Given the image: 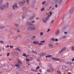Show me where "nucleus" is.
Returning a JSON list of instances; mask_svg holds the SVG:
<instances>
[{"mask_svg":"<svg viewBox=\"0 0 74 74\" xmlns=\"http://www.w3.org/2000/svg\"><path fill=\"white\" fill-rule=\"evenodd\" d=\"M27 30L28 31H31L32 30H36V28L35 27H28L27 29Z\"/></svg>","mask_w":74,"mask_h":74,"instance_id":"1","label":"nucleus"},{"mask_svg":"<svg viewBox=\"0 0 74 74\" xmlns=\"http://www.w3.org/2000/svg\"><path fill=\"white\" fill-rule=\"evenodd\" d=\"M49 19V16L47 17H45L44 18H42V21L45 23H47V21Z\"/></svg>","mask_w":74,"mask_h":74,"instance_id":"2","label":"nucleus"},{"mask_svg":"<svg viewBox=\"0 0 74 74\" xmlns=\"http://www.w3.org/2000/svg\"><path fill=\"white\" fill-rule=\"evenodd\" d=\"M3 5L5 9H7V8H8L9 6V3H7L6 4Z\"/></svg>","mask_w":74,"mask_h":74,"instance_id":"3","label":"nucleus"},{"mask_svg":"<svg viewBox=\"0 0 74 74\" xmlns=\"http://www.w3.org/2000/svg\"><path fill=\"white\" fill-rule=\"evenodd\" d=\"M27 26H29V25H31L32 26H34V25L31 23L30 22L28 21L26 23Z\"/></svg>","mask_w":74,"mask_h":74,"instance_id":"4","label":"nucleus"},{"mask_svg":"<svg viewBox=\"0 0 74 74\" xmlns=\"http://www.w3.org/2000/svg\"><path fill=\"white\" fill-rule=\"evenodd\" d=\"M25 3V1L23 2L21 1L18 3V5H22Z\"/></svg>","mask_w":74,"mask_h":74,"instance_id":"5","label":"nucleus"},{"mask_svg":"<svg viewBox=\"0 0 74 74\" xmlns=\"http://www.w3.org/2000/svg\"><path fill=\"white\" fill-rule=\"evenodd\" d=\"M15 66H16V67H17L18 68L17 69L18 70H19V71H21V69H18V68H19V69H21V67L19 66V64H17L15 65Z\"/></svg>","mask_w":74,"mask_h":74,"instance_id":"6","label":"nucleus"},{"mask_svg":"<svg viewBox=\"0 0 74 74\" xmlns=\"http://www.w3.org/2000/svg\"><path fill=\"white\" fill-rule=\"evenodd\" d=\"M5 8L4 6V5H3L0 6V9L1 10H3V9H4Z\"/></svg>","mask_w":74,"mask_h":74,"instance_id":"7","label":"nucleus"},{"mask_svg":"<svg viewBox=\"0 0 74 74\" xmlns=\"http://www.w3.org/2000/svg\"><path fill=\"white\" fill-rule=\"evenodd\" d=\"M66 49V47H64L63 49H62V50L60 52V53H62L63 51H65V49Z\"/></svg>","mask_w":74,"mask_h":74,"instance_id":"8","label":"nucleus"},{"mask_svg":"<svg viewBox=\"0 0 74 74\" xmlns=\"http://www.w3.org/2000/svg\"><path fill=\"white\" fill-rule=\"evenodd\" d=\"M60 33V30L58 29L56 33V34L57 36H58V34H59Z\"/></svg>","mask_w":74,"mask_h":74,"instance_id":"9","label":"nucleus"},{"mask_svg":"<svg viewBox=\"0 0 74 74\" xmlns=\"http://www.w3.org/2000/svg\"><path fill=\"white\" fill-rule=\"evenodd\" d=\"M48 66L50 67V68H51V69H53V66H52V64H48Z\"/></svg>","mask_w":74,"mask_h":74,"instance_id":"10","label":"nucleus"},{"mask_svg":"<svg viewBox=\"0 0 74 74\" xmlns=\"http://www.w3.org/2000/svg\"><path fill=\"white\" fill-rule=\"evenodd\" d=\"M66 65H64L62 66V70H64L66 68Z\"/></svg>","mask_w":74,"mask_h":74,"instance_id":"11","label":"nucleus"},{"mask_svg":"<svg viewBox=\"0 0 74 74\" xmlns=\"http://www.w3.org/2000/svg\"><path fill=\"white\" fill-rule=\"evenodd\" d=\"M33 43L34 44H38V41H34L33 42Z\"/></svg>","mask_w":74,"mask_h":74,"instance_id":"12","label":"nucleus"},{"mask_svg":"<svg viewBox=\"0 0 74 74\" xmlns=\"http://www.w3.org/2000/svg\"><path fill=\"white\" fill-rule=\"evenodd\" d=\"M48 45H49V48H52V47H53V45H52L51 44H49Z\"/></svg>","mask_w":74,"mask_h":74,"instance_id":"13","label":"nucleus"},{"mask_svg":"<svg viewBox=\"0 0 74 74\" xmlns=\"http://www.w3.org/2000/svg\"><path fill=\"white\" fill-rule=\"evenodd\" d=\"M62 1H63V0H58V4H60L62 3Z\"/></svg>","mask_w":74,"mask_h":74,"instance_id":"14","label":"nucleus"},{"mask_svg":"<svg viewBox=\"0 0 74 74\" xmlns=\"http://www.w3.org/2000/svg\"><path fill=\"white\" fill-rule=\"evenodd\" d=\"M59 0H54L53 1V3H57V2H58Z\"/></svg>","mask_w":74,"mask_h":74,"instance_id":"15","label":"nucleus"},{"mask_svg":"<svg viewBox=\"0 0 74 74\" xmlns=\"http://www.w3.org/2000/svg\"><path fill=\"white\" fill-rule=\"evenodd\" d=\"M17 3H15L14 4V5L15 7V8H18V5H17Z\"/></svg>","mask_w":74,"mask_h":74,"instance_id":"16","label":"nucleus"},{"mask_svg":"<svg viewBox=\"0 0 74 74\" xmlns=\"http://www.w3.org/2000/svg\"><path fill=\"white\" fill-rule=\"evenodd\" d=\"M34 17V16H31L29 18V20H32V19H33Z\"/></svg>","mask_w":74,"mask_h":74,"instance_id":"17","label":"nucleus"},{"mask_svg":"<svg viewBox=\"0 0 74 74\" xmlns=\"http://www.w3.org/2000/svg\"><path fill=\"white\" fill-rule=\"evenodd\" d=\"M15 51H18L19 52H21V50L19 49V48H16L15 49Z\"/></svg>","mask_w":74,"mask_h":74,"instance_id":"18","label":"nucleus"},{"mask_svg":"<svg viewBox=\"0 0 74 74\" xmlns=\"http://www.w3.org/2000/svg\"><path fill=\"white\" fill-rule=\"evenodd\" d=\"M51 14H52V13L51 12H49V15H48V16H49V19H50V17L51 16Z\"/></svg>","mask_w":74,"mask_h":74,"instance_id":"19","label":"nucleus"},{"mask_svg":"<svg viewBox=\"0 0 74 74\" xmlns=\"http://www.w3.org/2000/svg\"><path fill=\"white\" fill-rule=\"evenodd\" d=\"M18 63H20V64H22V62L19 59H18Z\"/></svg>","mask_w":74,"mask_h":74,"instance_id":"20","label":"nucleus"},{"mask_svg":"<svg viewBox=\"0 0 74 74\" xmlns=\"http://www.w3.org/2000/svg\"><path fill=\"white\" fill-rule=\"evenodd\" d=\"M52 57V55H48V56H46V58H50L51 57Z\"/></svg>","mask_w":74,"mask_h":74,"instance_id":"21","label":"nucleus"},{"mask_svg":"<svg viewBox=\"0 0 74 74\" xmlns=\"http://www.w3.org/2000/svg\"><path fill=\"white\" fill-rule=\"evenodd\" d=\"M70 65L72 67H74V63L73 62H71Z\"/></svg>","mask_w":74,"mask_h":74,"instance_id":"22","label":"nucleus"},{"mask_svg":"<svg viewBox=\"0 0 74 74\" xmlns=\"http://www.w3.org/2000/svg\"><path fill=\"white\" fill-rule=\"evenodd\" d=\"M38 44L39 45H44V43H38Z\"/></svg>","mask_w":74,"mask_h":74,"instance_id":"23","label":"nucleus"},{"mask_svg":"<svg viewBox=\"0 0 74 74\" xmlns=\"http://www.w3.org/2000/svg\"><path fill=\"white\" fill-rule=\"evenodd\" d=\"M18 52H15L14 53V55H18Z\"/></svg>","mask_w":74,"mask_h":74,"instance_id":"24","label":"nucleus"},{"mask_svg":"<svg viewBox=\"0 0 74 74\" xmlns=\"http://www.w3.org/2000/svg\"><path fill=\"white\" fill-rule=\"evenodd\" d=\"M45 10V8H44V7L42 8L41 9V11H44Z\"/></svg>","mask_w":74,"mask_h":74,"instance_id":"25","label":"nucleus"},{"mask_svg":"<svg viewBox=\"0 0 74 74\" xmlns=\"http://www.w3.org/2000/svg\"><path fill=\"white\" fill-rule=\"evenodd\" d=\"M71 50L72 51H74V47L72 46L71 48Z\"/></svg>","mask_w":74,"mask_h":74,"instance_id":"26","label":"nucleus"},{"mask_svg":"<svg viewBox=\"0 0 74 74\" xmlns=\"http://www.w3.org/2000/svg\"><path fill=\"white\" fill-rule=\"evenodd\" d=\"M44 33L42 32H41L40 33V36H42L43 35Z\"/></svg>","mask_w":74,"mask_h":74,"instance_id":"27","label":"nucleus"},{"mask_svg":"<svg viewBox=\"0 0 74 74\" xmlns=\"http://www.w3.org/2000/svg\"><path fill=\"white\" fill-rule=\"evenodd\" d=\"M5 27L4 26H0V29H4L5 28Z\"/></svg>","mask_w":74,"mask_h":74,"instance_id":"28","label":"nucleus"},{"mask_svg":"<svg viewBox=\"0 0 74 74\" xmlns=\"http://www.w3.org/2000/svg\"><path fill=\"white\" fill-rule=\"evenodd\" d=\"M14 25L16 27H18L19 26V24H15Z\"/></svg>","mask_w":74,"mask_h":74,"instance_id":"29","label":"nucleus"},{"mask_svg":"<svg viewBox=\"0 0 74 74\" xmlns=\"http://www.w3.org/2000/svg\"><path fill=\"white\" fill-rule=\"evenodd\" d=\"M56 58L54 57H53L52 58H51V59H52V60H56Z\"/></svg>","mask_w":74,"mask_h":74,"instance_id":"30","label":"nucleus"},{"mask_svg":"<svg viewBox=\"0 0 74 74\" xmlns=\"http://www.w3.org/2000/svg\"><path fill=\"white\" fill-rule=\"evenodd\" d=\"M51 40V41H55V38H52Z\"/></svg>","mask_w":74,"mask_h":74,"instance_id":"31","label":"nucleus"},{"mask_svg":"<svg viewBox=\"0 0 74 74\" xmlns=\"http://www.w3.org/2000/svg\"><path fill=\"white\" fill-rule=\"evenodd\" d=\"M58 73H59L60 74H61V72H60V71L59 70H58L57 71Z\"/></svg>","mask_w":74,"mask_h":74,"instance_id":"32","label":"nucleus"},{"mask_svg":"<svg viewBox=\"0 0 74 74\" xmlns=\"http://www.w3.org/2000/svg\"><path fill=\"white\" fill-rule=\"evenodd\" d=\"M67 64H70V65L71 64V62H66Z\"/></svg>","mask_w":74,"mask_h":74,"instance_id":"33","label":"nucleus"},{"mask_svg":"<svg viewBox=\"0 0 74 74\" xmlns=\"http://www.w3.org/2000/svg\"><path fill=\"white\" fill-rule=\"evenodd\" d=\"M74 8L73 7L71 9V11H72L73 12V11H74Z\"/></svg>","mask_w":74,"mask_h":74,"instance_id":"34","label":"nucleus"},{"mask_svg":"<svg viewBox=\"0 0 74 74\" xmlns=\"http://www.w3.org/2000/svg\"><path fill=\"white\" fill-rule=\"evenodd\" d=\"M56 60L57 61H58L59 62H60V59L56 58Z\"/></svg>","mask_w":74,"mask_h":74,"instance_id":"35","label":"nucleus"},{"mask_svg":"<svg viewBox=\"0 0 74 74\" xmlns=\"http://www.w3.org/2000/svg\"><path fill=\"white\" fill-rule=\"evenodd\" d=\"M45 3H46V1H44L42 3V5H44V4H45Z\"/></svg>","mask_w":74,"mask_h":74,"instance_id":"36","label":"nucleus"},{"mask_svg":"<svg viewBox=\"0 0 74 74\" xmlns=\"http://www.w3.org/2000/svg\"><path fill=\"white\" fill-rule=\"evenodd\" d=\"M12 13L11 14L9 15V17H10V18H12Z\"/></svg>","mask_w":74,"mask_h":74,"instance_id":"37","label":"nucleus"},{"mask_svg":"<svg viewBox=\"0 0 74 74\" xmlns=\"http://www.w3.org/2000/svg\"><path fill=\"white\" fill-rule=\"evenodd\" d=\"M62 38L63 39H64V38H66V36H64L62 37Z\"/></svg>","mask_w":74,"mask_h":74,"instance_id":"38","label":"nucleus"},{"mask_svg":"<svg viewBox=\"0 0 74 74\" xmlns=\"http://www.w3.org/2000/svg\"><path fill=\"white\" fill-rule=\"evenodd\" d=\"M73 12L71 10H70L69 12V14H71V13H72Z\"/></svg>","mask_w":74,"mask_h":74,"instance_id":"39","label":"nucleus"},{"mask_svg":"<svg viewBox=\"0 0 74 74\" xmlns=\"http://www.w3.org/2000/svg\"><path fill=\"white\" fill-rule=\"evenodd\" d=\"M54 22V20H52L51 22L50 23L51 24H52Z\"/></svg>","mask_w":74,"mask_h":74,"instance_id":"40","label":"nucleus"},{"mask_svg":"<svg viewBox=\"0 0 74 74\" xmlns=\"http://www.w3.org/2000/svg\"><path fill=\"white\" fill-rule=\"evenodd\" d=\"M58 41V39L57 38L55 39V41L56 42H57V41Z\"/></svg>","mask_w":74,"mask_h":74,"instance_id":"41","label":"nucleus"},{"mask_svg":"<svg viewBox=\"0 0 74 74\" xmlns=\"http://www.w3.org/2000/svg\"><path fill=\"white\" fill-rule=\"evenodd\" d=\"M26 56V55L25 53H23V54L22 55V56Z\"/></svg>","mask_w":74,"mask_h":74,"instance_id":"42","label":"nucleus"},{"mask_svg":"<svg viewBox=\"0 0 74 74\" xmlns=\"http://www.w3.org/2000/svg\"><path fill=\"white\" fill-rule=\"evenodd\" d=\"M0 43H2V44H3V43H4V42L2 40H0Z\"/></svg>","mask_w":74,"mask_h":74,"instance_id":"43","label":"nucleus"},{"mask_svg":"<svg viewBox=\"0 0 74 74\" xmlns=\"http://www.w3.org/2000/svg\"><path fill=\"white\" fill-rule=\"evenodd\" d=\"M25 17H26V16H24V14H23L22 16V18H25Z\"/></svg>","mask_w":74,"mask_h":74,"instance_id":"44","label":"nucleus"},{"mask_svg":"<svg viewBox=\"0 0 74 74\" xmlns=\"http://www.w3.org/2000/svg\"><path fill=\"white\" fill-rule=\"evenodd\" d=\"M47 73H50V71H49V69H47Z\"/></svg>","mask_w":74,"mask_h":74,"instance_id":"45","label":"nucleus"},{"mask_svg":"<svg viewBox=\"0 0 74 74\" xmlns=\"http://www.w3.org/2000/svg\"><path fill=\"white\" fill-rule=\"evenodd\" d=\"M9 47L11 48H13L14 47V46H10Z\"/></svg>","mask_w":74,"mask_h":74,"instance_id":"46","label":"nucleus"},{"mask_svg":"<svg viewBox=\"0 0 74 74\" xmlns=\"http://www.w3.org/2000/svg\"><path fill=\"white\" fill-rule=\"evenodd\" d=\"M36 69H40V66H38L37 67Z\"/></svg>","mask_w":74,"mask_h":74,"instance_id":"47","label":"nucleus"},{"mask_svg":"<svg viewBox=\"0 0 74 74\" xmlns=\"http://www.w3.org/2000/svg\"><path fill=\"white\" fill-rule=\"evenodd\" d=\"M12 7L13 10H15V6H14V5H12Z\"/></svg>","mask_w":74,"mask_h":74,"instance_id":"48","label":"nucleus"},{"mask_svg":"<svg viewBox=\"0 0 74 74\" xmlns=\"http://www.w3.org/2000/svg\"><path fill=\"white\" fill-rule=\"evenodd\" d=\"M49 31H50V29H49L47 30V33H48Z\"/></svg>","mask_w":74,"mask_h":74,"instance_id":"49","label":"nucleus"},{"mask_svg":"<svg viewBox=\"0 0 74 74\" xmlns=\"http://www.w3.org/2000/svg\"><path fill=\"white\" fill-rule=\"evenodd\" d=\"M40 42H41L42 43L45 42V40H43V41H40Z\"/></svg>","mask_w":74,"mask_h":74,"instance_id":"50","label":"nucleus"},{"mask_svg":"<svg viewBox=\"0 0 74 74\" xmlns=\"http://www.w3.org/2000/svg\"><path fill=\"white\" fill-rule=\"evenodd\" d=\"M68 33L67 32H64V34H68Z\"/></svg>","mask_w":74,"mask_h":74,"instance_id":"51","label":"nucleus"},{"mask_svg":"<svg viewBox=\"0 0 74 74\" xmlns=\"http://www.w3.org/2000/svg\"><path fill=\"white\" fill-rule=\"evenodd\" d=\"M33 53H35V54H37V52L36 51H34L33 52Z\"/></svg>","mask_w":74,"mask_h":74,"instance_id":"52","label":"nucleus"},{"mask_svg":"<svg viewBox=\"0 0 74 74\" xmlns=\"http://www.w3.org/2000/svg\"><path fill=\"white\" fill-rule=\"evenodd\" d=\"M38 71L37 70H34V72H37Z\"/></svg>","mask_w":74,"mask_h":74,"instance_id":"53","label":"nucleus"},{"mask_svg":"<svg viewBox=\"0 0 74 74\" xmlns=\"http://www.w3.org/2000/svg\"><path fill=\"white\" fill-rule=\"evenodd\" d=\"M31 22L32 23H34V22H35V21H31Z\"/></svg>","mask_w":74,"mask_h":74,"instance_id":"54","label":"nucleus"},{"mask_svg":"<svg viewBox=\"0 0 74 74\" xmlns=\"http://www.w3.org/2000/svg\"><path fill=\"white\" fill-rule=\"evenodd\" d=\"M0 2L3 3V0H0Z\"/></svg>","mask_w":74,"mask_h":74,"instance_id":"55","label":"nucleus"},{"mask_svg":"<svg viewBox=\"0 0 74 74\" xmlns=\"http://www.w3.org/2000/svg\"><path fill=\"white\" fill-rule=\"evenodd\" d=\"M27 1L28 4H29V0H27Z\"/></svg>","mask_w":74,"mask_h":74,"instance_id":"56","label":"nucleus"},{"mask_svg":"<svg viewBox=\"0 0 74 74\" xmlns=\"http://www.w3.org/2000/svg\"><path fill=\"white\" fill-rule=\"evenodd\" d=\"M55 6L56 7V8H57V7H58V5L57 4L56 5H55Z\"/></svg>","mask_w":74,"mask_h":74,"instance_id":"57","label":"nucleus"},{"mask_svg":"<svg viewBox=\"0 0 74 74\" xmlns=\"http://www.w3.org/2000/svg\"><path fill=\"white\" fill-rule=\"evenodd\" d=\"M71 73L70 72H68L67 73V74H71Z\"/></svg>","mask_w":74,"mask_h":74,"instance_id":"58","label":"nucleus"},{"mask_svg":"<svg viewBox=\"0 0 74 74\" xmlns=\"http://www.w3.org/2000/svg\"><path fill=\"white\" fill-rule=\"evenodd\" d=\"M39 72L40 73H41L42 72V71H41V69H39Z\"/></svg>","mask_w":74,"mask_h":74,"instance_id":"59","label":"nucleus"},{"mask_svg":"<svg viewBox=\"0 0 74 74\" xmlns=\"http://www.w3.org/2000/svg\"><path fill=\"white\" fill-rule=\"evenodd\" d=\"M10 55V53H8L7 54V56H9Z\"/></svg>","mask_w":74,"mask_h":74,"instance_id":"60","label":"nucleus"},{"mask_svg":"<svg viewBox=\"0 0 74 74\" xmlns=\"http://www.w3.org/2000/svg\"><path fill=\"white\" fill-rule=\"evenodd\" d=\"M29 57V55H27L26 56V58H27Z\"/></svg>","mask_w":74,"mask_h":74,"instance_id":"61","label":"nucleus"},{"mask_svg":"<svg viewBox=\"0 0 74 74\" xmlns=\"http://www.w3.org/2000/svg\"><path fill=\"white\" fill-rule=\"evenodd\" d=\"M31 70H32L33 71H34V69H33L32 68H31Z\"/></svg>","mask_w":74,"mask_h":74,"instance_id":"62","label":"nucleus"},{"mask_svg":"<svg viewBox=\"0 0 74 74\" xmlns=\"http://www.w3.org/2000/svg\"><path fill=\"white\" fill-rule=\"evenodd\" d=\"M36 37L35 36H34L32 37L33 38H36Z\"/></svg>","mask_w":74,"mask_h":74,"instance_id":"63","label":"nucleus"},{"mask_svg":"<svg viewBox=\"0 0 74 74\" xmlns=\"http://www.w3.org/2000/svg\"><path fill=\"white\" fill-rule=\"evenodd\" d=\"M42 55H45V54L44 53H42Z\"/></svg>","mask_w":74,"mask_h":74,"instance_id":"64","label":"nucleus"}]
</instances>
